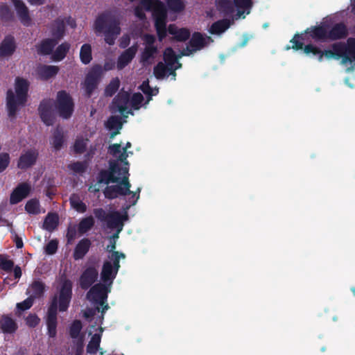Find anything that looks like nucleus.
<instances>
[{
  "instance_id": "nucleus-34",
  "label": "nucleus",
  "mask_w": 355,
  "mask_h": 355,
  "mask_svg": "<svg viewBox=\"0 0 355 355\" xmlns=\"http://www.w3.org/2000/svg\"><path fill=\"white\" fill-rule=\"evenodd\" d=\"M158 53L157 46H145L141 53V62L144 64H148L150 60H153Z\"/></svg>"
},
{
  "instance_id": "nucleus-17",
  "label": "nucleus",
  "mask_w": 355,
  "mask_h": 355,
  "mask_svg": "<svg viewBox=\"0 0 355 355\" xmlns=\"http://www.w3.org/2000/svg\"><path fill=\"white\" fill-rule=\"evenodd\" d=\"M17 15L21 23L25 26H29L31 24V18L29 15V10L22 0H11Z\"/></svg>"
},
{
  "instance_id": "nucleus-33",
  "label": "nucleus",
  "mask_w": 355,
  "mask_h": 355,
  "mask_svg": "<svg viewBox=\"0 0 355 355\" xmlns=\"http://www.w3.org/2000/svg\"><path fill=\"white\" fill-rule=\"evenodd\" d=\"M69 49L70 44L68 42H64L60 44L58 46L55 51L53 50L52 59L56 62L62 60L66 57Z\"/></svg>"
},
{
  "instance_id": "nucleus-18",
  "label": "nucleus",
  "mask_w": 355,
  "mask_h": 355,
  "mask_svg": "<svg viewBox=\"0 0 355 355\" xmlns=\"http://www.w3.org/2000/svg\"><path fill=\"white\" fill-rule=\"evenodd\" d=\"M17 15L21 23L25 26H29L31 24V18L29 15V10L22 0H11Z\"/></svg>"
},
{
  "instance_id": "nucleus-37",
  "label": "nucleus",
  "mask_w": 355,
  "mask_h": 355,
  "mask_svg": "<svg viewBox=\"0 0 355 355\" xmlns=\"http://www.w3.org/2000/svg\"><path fill=\"white\" fill-rule=\"evenodd\" d=\"M58 225V216L56 214H48L46 216L43 227L44 229L51 232L54 230Z\"/></svg>"
},
{
  "instance_id": "nucleus-38",
  "label": "nucleus",
  "mask_w": 355,
  "mask_h": 355,
  "mask_svg": "<svg viewBox=\"0 0 355 355\" xmlns=\"http://www.w3.org/2000/svg\"><path fill=\"white\" fill-rule=\"evenodd\" d=\"M71 206L78 212L85 213L87 211V205L80 200V197L77 194H72L69 198Z\"/></svg>"
},
{
  "instance_id": "nucleus-3",
  "label": "nucleus",
  "mask_w": 355,
  "mask_h": 355,
  "mask_svg": "<svg viewBox=\"0 0 355 355\" xmlns=\"http://www.w3.org/2000/svg\"><path fill=\"white\" fill-rule=\"evenodd\" d=\"M30 83L24 78L17 77L15 78V89L16 96L11 89H8L6 94V106L8 116H15L19 105H24L27 101L28 92Z\"/></svg>"
},
{
  "instance_id": "nucleus-1",
  "label": "nucleus",
  "mask_w": 355,
  "mask_h": 355,
  "mask_svg": "<svg viewBox=\"0 0 355 355\" xmlns=\"http://www.w3.org/2000/svg\"><path fill=\"white\" fill-rule=\"evenodd\" d=\"M73 284L71 280L65 279L61 284L58 297L54 295L47 310L46 327L47 334L50 338L57 335L58 309L60 312L67 311L72 297Z\"/></svg>"
},
{
  "instance_id": "nucleus-22",
  "label": "nucleus",
  "mask_w": 355,
  "mask_h": 355,
  "mask_svg": "<svg viewBox=\"0 0 355 355\" xmlns=\"http://www.w3.org/2000/svg\"><path fill=\"white\" fill-rule=\"evenodd\" d=\"M17 49L15 38L7 35L0 44V58L10 57L13 55Z\"/></svg>"
},
{
  "instance_id": "nucleus-56",
  "label": "nucleus",
  "mask_w": 355,
  "mask_h": 355,
  "mask_svg": "<svg viewBox=\"0 0 355 355\" xmlns=\"http://www.w3.org/2000/svg\"><path fill=\"white\" fill-rule=\"evenodd\" d=\"M14 267V262L6 257L0 255V268L6 272H11Z\"/></svg>"
},
{
  "instance_id": "nucleus-40",
  "label": "nucleus",
  "mask_w": 355,
  "mask_h": 355,
  "mask_svg": "<svg viewBox=\"0 0 355 355\" xmlns=\"http://www.w3.org/2000/svg\"><path fill=\"white\" fill-rule=\"evenodd\" d=\"M94 219L92 216L83 218L78 224V232L80 234L87 232L94 225Z\"/></svg>"
},
{
  "instance_id": "nucleus-15",
  "label": "nucleus",
  "mask_w": 355,
  "mask_h": 355,
  "mask_svg": "<svg viewBox=\"0 0 355 355\" xmlns=\"http://www.w3.org/2000/svg\"><path fill=\"white\" fill-rule=\"evenodd\" d=\"M31 190V187L28 183H19L10 194V203L11 205L19 203L29 195Z\"/></svg>"
},
{
  "instance_id": "nucleus-7",
  "label": "nucleus",
  "mask_w": 355,
  "mask_h": 355,
  "mask_svg": "<svg viewBox=\"0 0 355 355\" xmlns=\"http://www.w3.org/2000/svg\"><path fill=\"white\" fill-rule=\"evenodd\" d=\"M55 107L60 117L68 119L71 117L74 111V103L72 97L65 90L57 93Z\"/></svg>"
},
{
  "instance_id": "nucleus-29",
  "label": "nucleus",
  "mask_w": 355,
  "mask_h": 355,
  "mask_svg": "<svg viewBox=\"0 0 355 355\" xmlns=\"http://www.w3.org/2000/svg\"><path fill=\"white\" fill-rule=\"evenodd\" d=\"M45 291V284L40 281H34L30 286V289L26 291V294L29 295L30 297H33V300L40 298L43 296Z\"/></svg>"
},
{
  "instance_id": "nucleus-35",
  "label": "nucleus",
  "mask_w": 355,
  "mask_h": 355,
  "mask_svg": "<svg viewBox=\"0 0 355 355\" xmlns=\"http://www.w3.org/2000/svg\"><path fill=\"white\" fill-rule=\"evenodd\" d=\"M101 340V334H94L87 346V352L91 354H95L100 347Z\"/></svg>"
},
{
  "instance_id": "nucleus-20",
  "label": "nucleus",
  "mask_w": 355,
  "mask_h": 355,
  "mask_svg": "<svg viewBox=\"0 0 355 355\" xmlns=\"http://www.w3.org/2000/svg\"><path fill=\"white\" fill-rule=\"evenodd\" d=\"M128 219L127 214L121 215L119 211H114L107 215V225L111 229H117L119 233L123 227V221Z\"/></svg>"
},
{
  "instance_id": "nucleus-61",
  "label": "nucleus",
  "mask_w": 355,
  "mask_h": 355,
  "mask_svg": "<svg viewBox=\"0 0 355 355\" xmlns=\"http://www.w3.org/2000/svg\"><path fill=\"white\" fill-rule=\"evenodd\" d=\"M40 322V318L36 314H29L26 318V323L29 327H35Z\"/></svg>"
},
{
  "instance_id": "nucleus-55",
  "label": "nucleus",
  "mask_w": 355,
  "mask_h": 355,
  "mask_svg": "<svg viewBox=\"0 0 355 355\" xmlns=\"http://www.w3.org/2000/svg\"><path fill=\"white\" fill-rule=\"evenodd\" d=\"M10 156L8 153H0V173H3L8 167L10 163Z\"/></svg>"
},
{
  "instance_id": "nucleus-47",
  "label": "nucleus",
  "mask_w": 355,
  "mask_h": 355,
  "mask_svg": "<svg viewBox=\"0 0 355 355\" xmlns=\"http://www.w3.org/2000/svg\"><path fill=\"white\" fill-rule=\"evenodd\" d=\"M153 73L157 79H163L168 75V66L159 62L154 67Z\"/></svg>"
},
{
  "instance_id": "nucleus-8",
  "label": "nucleus",
  "mask_w": 355,
  "mask_h": 355,
  "mask_svg": "<svg viewBox=\"0 0 355 355\" xmlns=\"http://www.w3.org/2000/svg\"><path fill=\"white\" fill-rule=\"evenodd\" d=\"M335 59L342 58V63L352 62V53H355V38L349 37L347 44L343 42H337L331 45Z\"/></svg>"
},
{
  "instance_id": "nucleus-9",
  "label": "nucleus",
  "mask_w": 355,
  "mask_h": 355,
  "mask_svg": "<svg viewBox=\"0 0 355 355\" xmlns=\"http://www.w3.org/2000/svg\"><path fill=\"white\" fill-rule=\"evenodd\" d=\"M110 286L98 283L92 286L87 293V299L96 305H103L107 301L108 294L111 292Z\"/></svg>"
},
{
  "instance_id": "nucleus-21",
  "label": "nucleus",
  "mask_w": 355,
  "mask_h": 355,
  "mask_svg": "<svg viewBox=\"0 0 355 355\" xmlns=\"http://www.w3.org/2000/svg\"><path fill=\"white\" fill-rule=\"evenodd\" d=\"M56 39L46 38L37 44L35 49L39 55H52L55 46L58 44Z\"/></svg>"
},
{
  "instance_id": "nucleus-51",
  "label": "nucleus",
  "mask_w": 355,
  "mask_h": 355,
  "mask_svg": "<svg viewBox=\"0 0 355 355\" xmlns=\"http://www.w3.org/2000/svg\"><path fill=\"white\" fill-rule=\"evenodd\" d=\"M83 328L82 322L79 320H75L69 327V335L71 338H78Z\"/></svg>"
},
{
  "instance_id": "nucleus-44",
  "label": "nucleus",
  "mask_w": 355,
  "mask_h": 355,
  "mask_svg": "<svg viewBox=\"0 0 355 355\" xmlns=\"http://www.w3.org/2000/svg\"><path fill=\"white\" fill-rule=\"evenodd\" d=\"M119 87V78L117 77L112 78L105 89V95L109 97L112 96L118 91Z\"/></svg>"
},
{
  "instance_id": "nucleus-41",
  "label": "nucleus",
  "mask_w": 355,
  "mask_h": 355,
  "mask_svg": "<svg viewBox=\"0 0 355 355\" xmlns=\"http://www.w3.org/2000/svg\"><path fill=\"white\" fill-rule=\"evenodd\" d=\"M180 58L179 55H177L171 47H167L164 51V60L167 66L174 65L178 62Z\"/></svg>"
},
{
  "instance_id": "nucleus-43",
  "label": "nucleus",
  "mask_w": 355,
  "mask_h": 355,
  "mask_svg": "<svg viewBox=\"0 0 355 355\" xmlns=\"http://www.w3.org/2000/svg\"><path fill=\"white\" fill-rule=\"evenodd\" d=\"M14 14L6 3H0V19L5 21H12Z\"/></svg>"
},
{
  "instance_id": "nucleus-27",
  "label": "nucleus",
  "mask_w": 355,
  "mask_h": 355,
  "mask_svg": "<svg viewBox=\"0 0 355 355\" xmlns=\"http://www.w3.org/2000/svg\"><path fill=\"white\" fill-rule=\"evenodd\" d=\"M60 69L57 66L42 64L37 67V74L43 80H47L55 76Z\"/></svg>"
},
{
  "instance_id": "nucleus-46",
  "label": "nucleus",
  "mask_w": 355,
  "mask_h": 355,
  "mask_svg": "<svg viewBox=\"0 0 355 355\" xmlns=\"http://www.w3.org/2000/svg\"><path fill=\"white\" fill-rule=\"evenodd\" d=\"M218 6L220 11L225 15H232L234 12V4L230 0H219Z\"/></svg>"
},
{
  "instance_id": "nucleus-23",
  "label": "nucleus",
  "mask_w": 355,
  "mask_h": 355,
  "mask_svg": "<svg viewBox=\"0 0 355 355\" xmlns=\"http://www.w3.org/2000/svg\"><path fill=\"white\" fill-rule=\"evenodd\" d=\"M348 35V29L346 25L342 22L337 23L328 28L329 40L335 41L345 38Z\"/></svg>"
},
{
  "instance_id": "nucleus-39",
  "label": "nucleus",
  "mask_w": 355,
  "mask_h": 355,
  "mask_svg": "<svg viewBox=\"0 0 355 355\" xmlns=\"http://www.w3.org/2000/svg\"><path fill=\"white\" fill-rule=\"evenodd\" d=\"M80 59L84 64H89L92 60V46L89 44H84L80 51Z\"/></svg>"
},
{
  "instance_id": "nucleus-48",
  "label": "nucleus",
  "mask_w": 355,
  "mask_h": 355,
  "mask_svg": "<svg viewBox=\"0 0 355 355\" xmlns=\"http://www.w3.org/2000/svg\"><path fill=\"white\" fill-rule=\"evenodd\" d=\"M68 168L69 170L73 171L76 173H85L88 168V163L87 161L83 162H74L68 165Z\"/></svg>"
},
{
  "instance_id": "nucleus-59",
  "label": "nucleus",
  "mask_w": 355,
  "mask_h": 355,
  "mask_svg": "<svg viewBox=\"0 0 355 355\" xmlns=\"http://www.w3.org/2000/svg\"><path fill=\"white\" fill-rule=\"evenodd\" d=\"M139 89L143 92V93L147 95L146 103H148L150 101H151L153 94V89L150 86L148 80H144L139 86Z\"/></svg>"
},
{
  "instance_id": "nucleus-4",
  "label": "nucleus",
  "mask_w": 355,
  "mask_h": 355,
  "mask_svg": "<svg viewBox=\"0 0 355 355\" xmlns=\"http://www.w3.org/2000/svg\"><path fill=\"white\" fill-rule=\"evenodd\" d=\"M129 168L126 166H121L118 160H110L108 169H101L97 174L96 180L98 184L109 186L110 183L118 182L121 180V175L126 173L128 175Z\"/></svg>"
},
{
  "instance_id": "nucleus-49",
  "label": "nucleus",
  "mask_w": 355,
  "mask_h": 355,
  "mask_svg": "<svg viewBox=\"0 0 355 355\" xmlns=\"http://www.w3.org/2000/svg\"><path fill=\"white\" fill-rule=\"evenodd\" d=\"M304 53L306 55L312 54L317 56L319 62L322 61V51L313 44H307L304 46Z\"/></svg>"
},
{
  "instance_id": "nucleus-50",
  "label": "nucleus",
  "mask_w": 355,
  "mask_h": 355,
  "mask_svg": "<svg viewBox=\"0 0 355 355\" xmlns=\"http://www.w3.org/2000/svg\"><path fill=\"white\" fill-rule=\"evenodd\" d=\"M25 210L30 214H39L40 213L39 200L35 198L29 200L25 205Z\"/></svg>"
},
{
  "instance_id": "nucleus-58",
  "label": "nucleus",
  "mask_w": 355,
  "mask_h": 355,
  "mask_svg": "<svg viewBox=\"0 0 355 355\" xmlns=\"http://www.w3.org/2000/svg\"><path fill=\"white\" fill-rule=\"evenodd\" d=\"M144 101L143 95L139 93H135L131 98V105L134 110H139Z\"/></svg>"
},
{
  "instance_id": "nucleus-30",
  "label": "nucleus",
  "mask_w": 355,
  "mask_h": 355,
  "mask_svg": "<svg viewBox=\"0 0 355 355\" xmlns=\"http://www.w3.org/2000/svg\"><path fill=\"white\" fill-rule=\"evenodd\" d=\"M234 7L237 9L236 17L245 18L244 14H250L252 6V0H234Z\"/></svg>"
},
{
  "instance_id": "nucleus-16",
  "label": "nucleus",
  "mask_w": 355,
  "mask_h": 355,
  "mask_svg": "<svg viewBox=\"0 0 355 355\" xmlns=\"http://www.w3.org/2000/svg\"><path fill=\"white\" fill-rule=\"evenodd\" d=\"M137 50L138 46L135 44L123 51L117 59V69L119 70H122L128 66L135 57Z\"/></svg>"
},
{
  "instance_id": "nucleus-32",
  "label": "nucleus",
  "mask_w": 355,
  "mask_h": 355,
  "mask_svg": "<svg viewBox=\"0 0 355 355\" xmlns=\"http://www.w3.org/2000/svg\"><path fill=\"white\" fill-rule=\"evenodd\" d=\"M230 25L231 21L229 19L218 20L211 24L209 31L212 35H219L227 30Z\"/></svg>"
},
{
  "instance_id": "nucleus-5",
  "label": "nucleus",
  "mask_w": 355,
  "mask_h": 355,
  "mask_svg": "<svg viewBox=\"0 0 355 355\" xmlns=\"http://www.w3.org/2000/svg\"><path fill=\"white\" fill-rule=\"evenodd\" d=\"M129 173L128 175L124 173L121 175V180L116 182V184L107 186L103 190L105 198L113 200L119 196H124L127 195H132V197L134 198L136 193L130 191L131 184L129 181Z\"/></svg>"
},
{
  "instance_id": "nucleus-28",
  "label": "nucleus",
  "mask_w": 355,
  "mask_h": 355,
  "mask_svg": "<svg viewBox=\"0 0 355 355\" xmlns=\"http://www.w3.org/2000/svg\"><path fill=\"white\" fill-rule=\"evenodd\" d=\"M17 322L9 315H3L0 318V329L3 333L14 334L17 330Z\"/></svg>"
},
{
  "instance_id": "nucleus-12",
  "label": "nucleus",
  "mask_w": 355,
  "mask_h": 355,
  "mask_svg": "<svg viewBox=\"0 0 355 355\" xmlns=\"http://www.w3.org/2000/svg\"><path fill=\"white\" fill-rule=\"evenodd\" d=\"M38 157L39 152L35 148L24 150L17 160V166L21 170L26 171L36 164Z\"/></svg>"
},
{
  "instance_id": "nucleus-13",
  "label": "nucleus",
  "mask_w": 355,
  "mask_h": 355,
  "mask_svg": "<svg viewBox=\"0 0 355 355\" xmlns=\"http://www.w3.org/2000/svg\"><path fill=\"white\" fill-rule=\"evenodd\" d=\"M38 112L42 121L47 126L52 125L55 121V116L53 111V101L51 99H44L40 102Z\"/></svg>"
},
{
  "instance_id": "nucleus-64",
  "label": "nucleus",
  "mask_w": 355,
  "mask_h": 355,
  "mask_svg": "<svg viewBox=\"0 0 355 355\" xmlns=\"http://www.w3.org/2000/svg\"><path fill=\"white\" fill-rule=\"evenodd\" d=\"M145 46H157L155 45L156 38L155 36L151 34H145L143 37Z\"/></svg>"
},
{
  "instance_id": "nucleus-10",
  "label": "nucleus",
  "mask_w": 355,
  "mask_h": 355,
  "mask_svg": "<svg viewBox=\"0 0 355 355\" xmlns=\"http://www.w3.org/2000/svg\"><path fill=\"white\" fill-rule=\"evenodd\" d=\"M103 74V69L100 64L94 65L86 75L85 89L88 97L97 88Z\"/></svg>"
},
{
  "instance_id": "nucleus-57",
  "label": "nucleus",
  "mask_w": 355,
  "mask_h": 355,
  "mask_svg": "<svg viewBox=\"0 0 355 355\" xmlns=\"http://www.w3.org/2000/svg\"><path fill=\"white\" fill-rule=\"evenodd\" d=\"M34 303L33 297H28L23 302L17 304V309L19 311H24L31 309Z\"/></svg>"
},
{
  "instance_id": "nucleus-24",
  "label": "nucleus",
  "mask_w": 355,
  "mask_h": 355,
  "mask_svg": "<svg viewBox=\"0 0 355 355\" xmlns=\"http://www.w3.org/2000/svg\"><path fill=\"white\" fill-rule=\"evenodd\" d=\"M328 28L327 24L315 26L307 28L305 32L309 33L311 37L315 41L326 42L329 40Z\"/></svg>"
},
{
  "instance_id": "nucleus-52",
  "label": "nucleus",
  "mask_w": 355,
  "mask_h": 355,
  "mask_svg": "<svg viewBox=\"0 0 355 355\" xmlns=\"http://www.w3.org/2000/svg\"><path fill=\"white\" fill-rule=\"evenodd\" d=\"M291 48L295 51L304 50V36L302 34L296 33L291 40Z\"/></svg>"
},
{
  "instance_id": "nucleus-2",
  "label": "nucleus",
  "mask_w": 355,
  "mask_h": 355,
  "mask_svg": "<svg viewBox=\"0 0 355 355\" xmlns=\"http://www.w3.org/2000/svg\"><path fill=\"white\" fill-rule=\"evenodd\" d=\"M94 30L96 33H103L105 42L112 46L121 33L119 21L110 12L105 11L98 15L94 21Z\"/></svg>"
},
{
  "instance_id": "nucleus-63",
  "label": "nucleus",
  "mask_w": 355,
  "mask_h": 355,
  "mask_svg": "<svg viewBox=\"0 0 355 355\" xmlns=\"http://www.w3.org/2000/svg\"><path fill=\"white\" fill-rule=\"evenodd\" d=\"M157 0H141L140 3L141 5L144 7V8L146 11H151L153 10V12L155 10V3Z\"/></svg>"
},
{
  "instance_id": "nucleus-42",
  "label": "nucleus",
  "mask_w": 355,
  "mask_h": 355,
  "mask_svg": "<svg viewBox=\"0 0 355 355\" xmlns=\"http://www.w3.org/2000/svg\"><path fill=\"white\" fill-rule=\"evenodd\" d=\"M105 126L110 130H120L123 126L121 117L119 116H111L108 118L105 123Z\"/></svg>"
},
{
  "instance_id": "nucleus-31",
  "label": "nucleus",
  "mask_w": 355,
  "mask_h": 355,
  "mask_svg": "<svg viewBox=\"0 0 355 355\" xmlns=\"http://www.w3.org/2000/svg\"><path fill=\"white\" fill-rule=\"evenodd\" d=\"M65 33V24L63 19L57 18L55 19L52 24L51 34L53 39H56L58 42L64 35Z\"/></svg>"
},
{
  "instance_id": "nucleus-60",
  "label": "nucleus",
  "mask_w": 355,
  "mask_h": 355,
  "mask_svg": "<svg viewBox=\"0 0 355 355\" xmlns=\"http://www.w3.org/2000/svg\"><path fill=\"white\" fill-rule=\"evenodd\" d=\"M58 247V241L56 239L51 240L45 246L44 251L46 254H54Z\"/></svg>"
},
{
  "instance_id": "nucleus-11",
  "label": "nucleus",
  "mask_w": 355,
  "mask_h": 355,
  "mask_svg": "<svg viewBox=\"0 0 355 355\" xmlns=\"http://www.w3.org/2000/svg\"><path fill=\"white\" fill-rule=\"evenodd\" d=\"M130 101V94L126 92H120L113 99L112 103V112H119L123 118H127L128 114H133L131 110L128 109Z\"/></svg>"
},
{
  "instance_id": "nucleus-6",
  "label": "nucleus",
  "mask_w": 355,
  "mask_h": 355,
  "mask_svg": "<svg viewBox=\"0 0 355 355\" xmlns=\"http://www.w3.org/2000/svg\"><path fill=\"white\" fill-rule=\"evenodd\" d=\"M154 26L157 32L158 40L162 42L167 35V10L163 2L157 1L153 13Z\"/></svg>"
},
{
  "instance_id": "nucleus-25",
  "label": "nucleus",
  "mask_w": 355,
  "mask_h": 355,
  "mask_svg": "<svg viewBox=\"0 0 355 355\" xmlns=\"http://www.w3.org/2000/svg\"><path fill=\"white\" fill-rule=\"evenodd\" d=\"M117 272H118L113 268L112 263L109 261H105L103 263L101 272V278L103 283L112 286Z\"/></svg>"
},
{
  "instance_id": "nucleus-26",
  "label": "nucleus",
  "mask_w": 355,
  "mask_h": 355,
  "mask_svg": "<svg viewBox=\"0 0 355 355\" xmlns=\"http://www.w3.org/2000/svg\"><path fill=\"white\" fill-rule=\"evenodd\" d=\"M91 245L92 243L89 239L84 238L79 241L74 248L73 258L75 260L83 259L89 252Z\"/></svg>"
},
{
  "instance_id": "nucleus-45",
  "label": "nucleus",
  "mask_w": 355,
  "mask_h": 355,
  "mask_svg": "<svg viewBox=\"0 0 355 355\" xmlns=\"http://www.w3.org/2000/svg\"><path fill=\"white\" fill-rule=\"evenodd\" d=\"M168 8L173 12H180L185 8V4L182 0H166Z\"/></svg>"
},
{
  "instance_id": "nucleus-53",
  "label": "nucleus",
  "mask_w": 355,
  "mask_h": 355,
  "mask_svg": "<svg viewBox=\"0 0 355 355\" xmlns=\"http://www.w3.org/2000/svg\"><path fill=\"white\" fill-rule=\"evenodd\" d=\"M191 33L189 29L186 28H179L175 37H173L171 40L177 42H185L190 37Z\"/></svg>"
},
{
  "instance_id": "nucleus-62",
  "label": "nucleus",
  "mask_w": 355,
  "mask_h": 355,
  "mask_svg": "<svg viewBox=\"0 0 355 355\" xmlns=\"http://www.w3.org/2000/svg\"><path fill=\"white\" fill-rule=\"evenodd\" d=\"M86 144L82 139L76 140L73 145V151L76 154H82L86 150Z\"/></svg>"
},
{
  "instance_id": "nucleus-14",
  "label": "nucleus",
  "mask_w": 355,
  "mask_h": 355,
  "mask_svg": "<svg viewBox=\"0 0 355 355\" xmlns=\"http://www.w3.org/2000/svg\"><path fill=\"white\" fill-rule=\"evenodd\" d=\"M98 271L94 266L86 268L82 272L80 279V287L83 290H87L97 281Z\"/></svg>"
},
{
  "instance_id": "nucleus-19",
  "label": "nucleus",
  "mask_w": 355,
  "mask_h": 355,
  "mask_svg": "<svg viewBox=\"0 0 355 355\" xmlns=\"http://www.w3.org/2000/svg\"><path fill=\"white\" fill-rule=\"evenodd\" d=\"M213 40L209 36H204L200 32H194L189 42V44L193 48V51H200L207 46Z\"/></svg>"
},
{
  "instance_id": "nucleus-36",
  "label": "nucleus",
  "mask_w": 355,
  "mask_h": 355,
  "mask_svg": "<svg viewBox=\"0 0 355 355\" xmlns=\"http://www.w3.org/2000/svg\"><path fill=\"white\" fill-rule=\"evenodd\" d=\"M64 137L62 130L57 128L52 137L51 144L55 150H60L64 145Z\"/></svg>"
},
{
  "instance_id": "nucleus-54",
  "label": "nucleus",
  "mask_w": 355,
  "mask_h": 355,
  "mask_svg": "<svg viewBox=\"0 0 355 355\" xmlns=\"http://www.w3.org/2000/svg\"><path fill=\"white\" fill-rule=\"evenodd\" d=\"M125 257V254L119 252H113V253H112L111 255L109 257V258L112 261V267L116 272L119 271V269L120 268V258L124 259Z\"/></svg>"
}]
</instances>
